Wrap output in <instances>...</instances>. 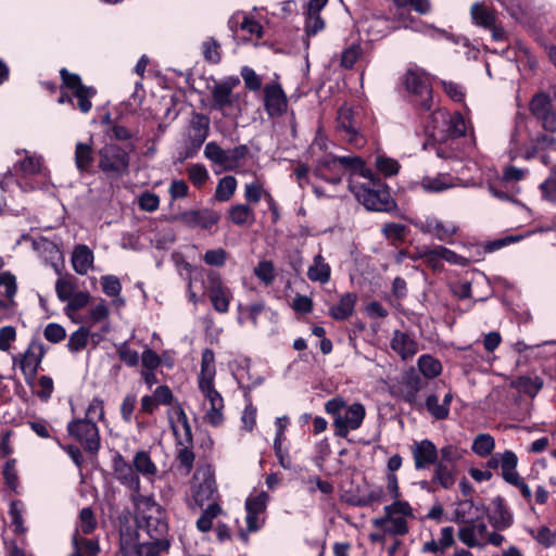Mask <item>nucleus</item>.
Listing matches in <instances>:
<instances>
[{"mask_svg":"<svg viewBox=\"0 0 556 556\" xmlns=\"http://www.w3.org/2000/svg\"><path fill=\"white\" fill-rule=\"evenodd\" d=\"M136 506V523L140 532H144L151 542L129 543L122 541L123 556H139L156 553L168 546L166 534L168 526L165 513L152 496L138 495L134 497Z\"/></svg>","mask_w":556,"mask_h":556,"instance_id":"1","label":"nucleus"},{"mask_svg":"<svg viewBox=\"0 0 556 556\" xmlns=\"http://www.w3.org/2000/svg\"><path fill=\"white\" fill-rule=\"evenodd\" d=\"M216 376L215 355L211 349H205L201 356V369L198 375V388L204 399V419L212 426L217 427L224 420V399L215 389Z\"/></svg>","mask_w":556,"mask_h":556,"instance_id":"2","label":"nucleus"},{"mask_svg":"<svg viewBox=\"0 0 556 556\" xmlns=\"http://www.w3.org/2000/svg\"><path fill=\"white\" fill-rule=\"evenodd\" d=\"M314 173L316 177L331 185H339L345 174H349V179L371 175L363 159L355 155H327L317 162Z\"/></svg>","mask_w":556,"mask_h":556,"instance_id":"3","label":"nucleus"},{"mask_svg":"<svg viewBox=\"0 0 556 556\" xmlns=\"http://www.w3.org/2000/svg\"><path fill=\"white\" fill-rule=\"evenodd\" d=\"M325 412L332 417L334 434L346 438L351 431H355L363 425L366 408L359 402L349 404L338 395L325 403Z\"/></svg>","mask_w":556,"mask_h":556,"instance_id":"4","label":"nucleus"},{"mask_svg":"<svg viewBox=\"0 0 556 556\" xmlns=\"http://www.w3.org/2000/svg\"><path fill=\"white\" fill-rule=\"evenodd\" d=\"M349 189L367 210L389 211L393 202L389 191L383 188L379 178L371 172L370 176L359 175L349 179Z\"/></svg>","mask_w":556,"mask_h":556,"instance_id":"5","label":"nucleus"},{"mask_svg":"<svg viewBox=\"0 0 556 556\" xmlns=\"http://www.w3.org/2000/svg\"><path fill=\"white\" fill-rule=\"evenodd\" d=\"M393 7L391 10L392 16L403 28L430 35L437 31V28L415 18L410 14V11L419 15L430 14L432 11L430 0H393Z\"/></svg>","mask_w":556,"mask_h":556,"instance_id":"6","label":"nucleus"},{"mask_svg":"<svg viewBox=\"0 0 556 556\" xmlns=\"http://www.w3.org/2000/svg\"><path fill=\"white\" fill-rule=\"evenodd\" d=\"M62 78V91L59 98V103H73V99H77V108L83 113H88L91 108V99L96 96L97 91L93 87L85 86L78 75L70 73L67 70L60 71Z\"/></svg>","mask_w":556,"mask_h":556,"instance_id":"7","label":"nucleus"},{"mask_svg":"<svg viewBox=\"0 0 556 556\" xmlns=\"http://www.w3.org/2000/svg\"><path fill=\"white\" fill-rule=\"evenodd\" d=\"M249 154V148L245 144L237 146L232 149H223L215 141L207 142L204 148V156L211 161L220 170L231 172L242 166Z\"/></svg>","mask_w":556,"mask_h":556,"instance_id":"8","label":"nucleus"},{"mask_svg":"<svg viewBox=\"0 0 556 556\" xmlns=\"http://www.w3.org/2000/svg\"><path fill=\"white\" fill-rule=\"evenodd\" d=\"M431 118L434 125L430 135L434 139L457 138L466 134L467 123L460 113L450 115L447 111L438 109L432 113Z\"/></svg>","mask_w":556,"mask_h":556,"instance_id":"9","label":"nucleus"},{"mask_svg":"<svg viewBox=\"0 0 556 556\" xmlns=\"http://www.w3.org/2000/svg\"><path fill=\"white\" fill-rule=\"evenodd\" d=\"M45 354L43 344L33 340L23 353L12 356L13 367H20L28 386H33Z\"/></svg>","mask_w":556,"mask_h":556,"instance_id":"10","label":"nucleus"},{"mask_svg":"<svg viewBox=\"0 0 556 556\" xmlns=\"http://www.w3.org/2000/svg\"><path fill=\"white\" fill-rule=\"evenodd\" d=\"M129 166L128 153L117 144H105L99 151V168L108 176L117 177Z\"/></svg>","mask_w":556,"mask_h":556,"instance_id":"11","label":"nucleus"},{"mask_svg":"<svg viewBox=\"0 0 556 556\" xmlns=\"http://www.w3.org/2000/svg\"><path fill=\"white\" fill-rule=\"evenodd\" d=\"M67 432L87 452L97 453L100 448V433L96 422L80 417L74 418L67 424Z\"/></svg>","mask_w":556,"mask_h":556,"instance_id":"12","label":"nucleus"},{"mask_svg":"<svg viewBox=\"0 0 556 556\" xmlns=\"http://www.w3.org/2000/svg\"><path fill=\"white\" fill-rule=\"evenodd\" d=\"M412 224L422 233L431 235L437 240L445 243H453L454 236L458 232L459 227L455 222H444L434 215H428L418 218Z\"/></svg>","mask_w":556,"mask_h":556,"instance_id":"13","label":"nucleus"},{"mask_svg":"<svg viewBox=\"0 0 556 556\" xmlns=\"http://www.w3.org/2000/svg\"><path fill=\"white\" fill-rule=\"evenodd\" d=\"M216 482L212 469L200 467L193 475V483L191 486V496L198 507H203L205 503L215 502Z\"/></svg>","mask_w":556,"mask_h":556,"instance_id":"14","label":"nucleus"},{"mask_svg":"<svg viewBox=\"0 0 556 556\" xmlns=\"http://www.w3.org/2000/svg\"><path fill=\"white\" fill-rule=\"evenodd\" d=\"M406 90L419 99V105L426 110L432 106V88L429 77L419 70H408L404 76Z\"/></svg>","mask_w":556,"mask_h":556,"instance_id":"15","label":"nucleus"},{"mask_svg":"<svg viewBox=\"0 0 556 556\" xmlns=\"http://www.w3.org/2000/svg\"><path fill=\"white\" fill-rule=\"evenodd\" d=\"M337 121L338 130L348 143L357 149L365 146L366 139L358 130V123L352 108L342 105L338 111Z\"/></svg>","mask_w":556,"mask_h":556,"instance_id":"16","label":"nucleus"},{"mask_svg":"<svg viewBox=\"0 0 556 556\" xmlns=\"http://www.w3.org/2000/svg\"><path fill=\"white\" fill-rule=\"evenodd\" d=\"M269 495L265 491L250 494L245 501V522L248 532L258 531L265 523V513Z\"/></svg>","mask_w":556,"mask_h":556,"instance_id":"17","label":"nucleus"},{"mask_svg":"<svg viewBox=\"0 0 556 556\" xmlns=\"http://www.w3.org/2000/svg\"><path fill=\"white\" fill-rule=\"evenodd\" d=\"M206 289L214 309L222 314L227 313L232 300V292L224 285L219 274L216 271L207 274Z\"/></svg>","mask_w":556,"mask_h":556,"instance_id":"18","label":"nucleus"},{"mask_svg":"<svg viewBox=\"0 0 556 556\" xmlns=\"http://www.w3.org/2000/svg\"><path fill=\"white\" fill-rule=\"evenodd\" d=\"M113 472L116 480L132 492V501L135 496L142 495L140 493V477L136 472L134 465L128 463L118 453L113 458Z\"/></svg>","mask_w":556,"mask_h":556,"instance_id":"19","label":"nucleus"},{"mask_svg":"<svg viewBox=\"0 0 556 556\" xmlns=\"http://www.w3.org/2000/svg\"><path fill=\"white\" fill-rule=\"evenodd\" d=\"M486 532V523L483 520L476 519L462 523L457 536L459 541L469 548H484Z\"/></svg>","mask_w":556,"mask_h":556,"instance_id":"20","label":"nucleus"},{"mask_svg":"<svg viewBox=\"0 0 556 556\" xmlns=\"http://www.w3.org/2000/svg\"><path fill=\"white\" fill-rule=\"evenodd\" d=\"M230 30L239 36L242 33L244 40H258L263 36V26L254 17L243 13H235L228 21Z\"/></svg>","mask_w":556,"mask_h":556,"instance_id":"21","label":"nucleus"},{"mask_svg":"<svg viewBox=\"0 0 556 556\" xmlns=\"http://www.w3.org/2000/svg\"><path fill=\"white\" fill-rule=\"evenodd\" d=\"M409 450L416 470L428 469L430 466H433L438 463L439 450L429 439L414 441L409 446Z\"/></svg>","mask_w":556,"mask_h":556,"instance_id":"22","label":"nucleus"},{"mask_svg":"<svg viewBox=\"0 0 556 556\" xmlns=\"http://www.w3.org/2000/svg\"><path fill=\"white\" fill-rule=\"evenodd\" d=\"M264 105L267 114L271 117L280 116L287 112L288 100L280 84L271 83L265 85Z\"/></svg>","mask_w":556,"mask_h":556,"instance_id":"23","label":"nucleus"},{"mask_svg":"<svg viewBox=\"0 0 556 556\" xmlns=\"http://www.w3.org/2000/svg\"><path fill=\"white\" fill-rule=\"evenodd\" d=\"M169 424L179 445H188L192 442L191 426L181 406L173 407L168 413Z\"/></svg>","mask_w":556,"mask_h":556,"instance_id":"24","label":"nucleus"},{"mask_svg":"<svg viewBox=\"0 0 556 556\" xmlns=\"http://www.w3.org/2000/svg\"><path fill=\"white\" fill-rule=\"evenodd\" d=\"M175 219L191 228L210 229L218 222L219 215L210 208L190 210L175 216Z\"/></svg>","mask_w":556,"mask_h":556,"instance_id":"25","label":"nucleus"},{"mask_svg":"<svg viewBox=\"0 0 556 556\" xmlns=\"http://www.w3.org/2000/svg\"><path fill=\"white\" fill-rule=\"evenodd\" d=\"M489 521L491 526L498 531L508 529L514 523V516L503 497L496 496L492 500Z\"/></svg>","mask_w":556,"mask_h":556,"instance_id":"26","label":"nucleus"},{"mask_svg":"<svg viewBox=\"0 0 556 556\" xmlns=\"http://www.w3.org/2000/svg\"><path fill=\"white\" fill-rule=\"evenodd\" d=\"M390 346L402 359L412 358L418 352V342L415 338L401 330L393 332Z\"/></svg>","mask_w":556,"mask_h":556,"instance_id":"27","label":"nucleus"},{"mask_svg":"<svg viewBox=\"0 0 556 556\" xmlns=\"http://www.w3.org/2000/svg\"><path fill=\"white\" fill-rule=\"evenodd\" d=\"M375 528L380 529L384 534L392 536H402L408 532L407 520L403 516H392L384 514L383 517L372 520Z\"/></svg>","mask_w":556,"mask_h":556,"instance_id":"28","label":"nucleus"},{"mask_svg":"<svg viewBox=\"0 0 556 556\" xmlns=\"http://www.w3.org/2000/svg\"><path fill=\"white\" fill-rule=\"evenodd\" d=\"M90 341L93 343V346H96L100 341V337L96 333H91L89 327L80 326L70 334L66 348L71 354L75 355L83 352Z\"/></svg>","mask_w":556,"mask_h":556,"instance_id":"29","label":"nucleus"},{"mask_svg":"<svg viewBox=\"0 0 556 556\" xmlns=\"http://www.w3.org/2000/svg\"><path fill=\"white\" fill-rule=\"evenodd\" d=\"M456 478L457 469L453 466L444 465L439 462L433 465L431 476V485L433 486V491L437 488L451 490L456 483Z\"/></svg>","mask_w":556,"mask_h":556,"instance_id":"30","label":"nucleus"},{"mask_svg":"<svg viewBox=\"0 0 556 556\" xmlns=\"http://www.w3.org/2000/svg\"><path fill=\"white\" fill-rule=\"evenodd\" d=\"M94 254L86 244H77L71 256L72 267L78 275H86L93 268Z\"/></svg>","mask_w":556,"mask_h":556,"instance_id":"31","label":"nucleus"},{"mask_svg":"<svg viewBox=\"0 0 556 556\" xmlns=\"http://www.w3.org/2000/svg\"><path fill=\"white\" fill-rule=\"evenodd\" d=\"M13 169L22 178H29L41 174L45 170V166L40 155L29 154L25 151L24 157L14 164Z\"/></svg>","mask_w":556,"mask_h":556,"instance_id":"32","label":"nucleus"},{"mask_svg":"<svg viewBox=\"0 0 556 556\" xmlns=\"http://www.w3.org/2000/svg\"><path fill=\"white\" fill-rule=\"evenodd\" d=\"M356 302L357 295L354 292L343 293L337 304L329 306L328 314L334 320H345L353 315Z\"/></svg>","mask_w":556,"mask_h":556,"instance_id":"33","label":"nucleus"},{"mask_svg":"<svg viewBox=\"0 0 556 556\" xmlns=\"http://www.w3.org/2000/svg\"><path fill=\"white\" fill-rule=\"evenodd\" d=\"M212 98L214 108L227 114V110L232 108L237 97L232 93V87L229 83L215 84L212 88Z\"/></svg>","mask_w":556,"mask_h":556,"instance_id":"34","label":"nucleus"},{"mask_svg":"<svg viewBox=\"0 0 556 556\" xmlns=\"http://www.w3.org/2000/svg\"><path fill=\"white\" fill-rule=\"evenodd\" d=\"M17 292L16 278L10 271L0 273V308L8 309L14 304V296Z\"/></svg>","mask_w":556,"mask_h":556,"instance_id":"35","label":"nucleus"},{"mask_svg":"<svg viewBox=\"0 0 556 556\" xmlns=\"http://www.w3.org/2000/svg\"><path fill=\"white\" fill-rule=\"evenodd\" d=\"M210 118L204 114H194L190 122V140L193 147L200 148L208 136Z\"/></svg>","mask_w":556,"mask_h":556,"instance_id":"36","label":"nucleus"},{"mask_svg":"<svg viewBox=\"0 0 556 556\" xmlns=\"http://www.w3.org/2000/svg\"><path fill=\"white\" fill-rule=\"evenodd\" d=\"M132 465L138 475L153 482L157 473V467L152 462L150 454L146 451H138L132 458Z\"/></svg>","mask_w":556,"mask_h":556,"instance_id":"37","label":"nucleus"},{"mask_svg":"<svg viewBox=\"0 0 556 556\" xmlns=\"http://www.w3.org/2000/svg\"><path fill=\"white\" fill-rule=\"evenodd\" d=\"M330 273L329 264L318 254L314 257L313 264L307 269V277L311 281L324 285L329 281Z\"/></svg>","mask_w":556,"mask_h":556,"instance_id":"38","label":"nucleus"},{"mask_svg":"<svg viewBox=\"0 0 556 556\" xmlns=\"http://www.w3.org/2000/svg\"><path fill=\"white\" fill-rule=\"evenodd\" d=\"M511 387L529 396H535L543 387L539 376H520L511 381Z\"/></svg>","mask_w":556,"mask_h":556,"instance_id":"39","label":"nucleus"},{"mask_svg":"<svg viewBox=\"0 0 556 556\" xmlns=\"http://www.w3.org/2000/svg\"><path fill=\"white\" fill-rule=\"evenodd\" d=\"M420 187L426 192H442L454 186L452 178L448 175L438 174L437 176H426L420 182Z\"/></svg>","mask_w":556,"mask_h":556,"instance_id":"40","label":"nucleus"},{"mask_svg":"<svg viewBox=\"0 0 556 556\" xmlns=\"http://www.w3.org/2000/svg\"><path fill=\"white\" fill-rule=\"evenodd\" d=\"M228 217L237 226H250L255 220L254 211L247 204L232 205L228 211Z\"/></svg>","mask_w":556,"mask_h":556,"instance_id":"41","label":"nucleus"},{"mask_svg":"<svg viewBox=\"0 0 556 556\" xmlns=\"http://www.w3.org/2000/svg\"><path fill=\"white\" fill-rule=\"evenodd\" d=\"M481 510L471 500H465L457 504L455 509V522L465 523L470 520L479 519Z\"/></svg>","mask_w":556,"mask_h":556,"instance_id":"42","label":"nucleus"},{"mask_svg":"<svg viewBox=\"0 0 556 556\" xmlns=\"http://www.w3.org/2000/svg\"><path fill=\"white\" fill-rule=\"evenodd\" d=\"M466 450L458 444L447 443L439 450L440 459L438 458V462L456 468L457 463L464 458Z\"/></svg>","mask_w":556,"mask_h":556,"instance_id":"43","label":"nucleus"},{"mask_svg":"<svg viewBox=\"0 0 556 556\" xmlns=\"http://www.w3.org/2000/svg\"><path fill=\"white\" fill-rule=\"evenodd\" d=\"M238 187V181L233 176H225L218 180L215 190V198L220 202L229 201Z\"/></svg>","mask_w":556,"mask_h":556,"instance_id":"44","label":"nucleus"},{"mask_svg":"<svg viewBox=\"0 0 556 556\" xmlns=\"http://www.w3.org/2000/svg\"><path fill=\"white\" fill-rule=\"evenodd\" d=\"M102 291L111 298H114V303L124 305V300L119 298L122 285L119 279L114 275H105L100 279Z\"/></svg>","mask_w":556,"mask_h":556,"instance_id":"45","label":"nucleus"},{"mask_svg":"<svg viewBox=\"0 0 556 556\" xmlns=\"http://www.w3.org/2000/svg\"><path fill=\"white\" fill-rule=\"evenodd\" d=\"M531 139L532 138L530 137L527 119L522 116H517L516 123H515V129L511 134V139H510L511 143H514L516 149H519V148L526 146L527 142Z\"/></svg>","mask_w":556,"mask_h":556,"instance_id":"46","label":"nucleus"},{"mask_svg":"<svg viewBox=\"0 0 556 556\" xmlns=\"http://www.w3.org/2000/svg\"><path fill=\"white\" fill-rule=\"evenodd\" d=\"M222 514V508L216 502L207 505L206 509L197 520V528L201 532H207L212 529L213 520Z\"/></svg>","mask_w":556,"mask_h":556,"instance_id":"47","label":"nucleus"},{"mask_svg":"<svg viewBox=\"0 0 556 556\" xmlns=\"http://www.w3.org/2000/svg\"><path fill=\"white\" fill-rule=\"evenodd\" d=\"M255 277L265 286H270L276 279V269L274 263L268 260H262L254 267Z\"/></svg>","mask_w":556,"mask_h":556,"instance_id":"48","label":"nucleus"},{"mask_svg":"<svg viewBox=\"0 0 556 556\" xmlns=\"http://www.w3.org/2000/svg\"><path fill=\"white\" fill-rule=\"evenodd\" d=\"M76 291V279L73 276L61 277L55 282V293L62 302H67Z\"/></svg>","mask_w":556,"mask_h":556,"instance_id":"49","label":"nucleus"},{"mask_svg":"<svg viewBox=\"0 0 556 556\" xmlns=\"http://www.w3.org/2000/svg\"><path fill=\"white\" fill-rule=\"evenodd\" d=\"M93 160L92 148L88 143L77 142L75 149V165L79 172H86Z\"/></svg>","mask_w":556,"mask_h":556,"instance_id":"50","label":"nucleus"},{"mask_svg":"<svg viewBox=\"0 0 556 556\" xmlns=\"http://www.w3.org/2000/svg\"><path fill=\"white\" fill-rule=\"evenodd\" d=\"M552 110V100L546 93L535 94L530 102V111L538 119L542 118Z\"/></svg>","mask_w":556,"mask_h":556,"instance_id":"51","label":"nucleus"},{"mask_svg":"<svg viewBox=\"0 0 556 556\" xmlns=\"http://www.w3.org/2000/svg\"><path fill=\"white\" fill-rule=\"evenodd\" d=\"M495 447V442L492 435L481 433L477 435L472 442L471 450L475 454L485 457L492 454Z\"/></svg>","mask_w":556,"mask_h":556,"instance_id":"52","label":"nucleus"},{"mask_svg":"<svg viewBox=\"0 0 556 556\" xmlns=\"http://www.w3.org/2000/svg\"><path fill=\"white\" fill-rule=\"evenodd\" d=\"M419 371L427 378H434L441 374V363L431 355H421L418 358Z\"/></svg>","mask_w":556,"mask_h":556,"instance_id":"53","label":"nucleus"},{"mask_svg":"<svg viewBox=\"0 0 556 556\" xmlns=\"http://www.w3.org/2000/svg\"><path fill=\"white\" fill-rule=\"evenodd\" d=\"M110 315L109 307L104 300H100L99 303L94 304L88 311L85 323L93 326L102 321H106Z\"/></svg>","mask_w":556,"mask_h":556,"instance_id":"54","label":"nucleus"},{"mask_svg":"<svg viewBox=\"0 0 556 556\" xmlns=\"http://www.w3.org/2000/svg\"><path fill=\"white\" fill-rule=\"evenodd\" d=\"M470 12L472 20L477 25L489 27L492 26L493 23L495 22V16L493 12L485 9L480 3L472 4Z\"/></svg>","mask_w":556,"mask_h":556,"instance_id":"55","label":"nucleus"},{"mask_svg":"<svg viewBox=\"0 0 556 556\" xmlns=\"http://www.w3.org/2000/svg\"><path fill=\"white\" fill-rule=\"evenodd\" d=\"M266 193H269L260 179L247 184L244 187V198L247 202L256 204L262 198L266 199Z\"/></svg>","mask_w":556,"mask_h":556,"instance_id":"56","label":"nucleus"},{"mask_svg":"<svg viewBox=\"0 0 556 556\" xmlns=\"http://www.w3.org/2000/svg\"><path fill=\"white\" fill-rule=\"evenodd\" d=\"M542 199L552 205L556 206V173L553 172L549 176L540 184Z\"/></svg>","mask_w":556,"mask_h":556,"instance_id":"57","label":"nucleus"},{"mask_svg":"<svg viewBox=\"0 0 556 556\" xmlns=\"http://www.w3.org/2000/svg\"><path fill=\"white\" fill-rule=\"evenodd\" d=\"M97 528V520L91 508L86 507L80 510L79 526L76 533L90 534Z\"/></svg>","mask_w":556,"mask_h":556,"instance_id":"58","label":"nucleus"},{"mask_svg":"<svg viewBox=\"0 0 556 556\" xmlns=\"http://www.w3.org/2000/svg\"><path fill=\"white\" fill-rule=\"evenodd\" d=\"M30 387L33 388L34 393L43 402H47L51 397L54 389L53 380L48 376H41L38 379V382L35 384L34 381Z\"/></svg>","mask_w":556,"mask_h":556,"instance_id":"59","label":"nucleus"},{"mask_svg":"<svg viewBox=\"0 0 556 556\" xmlns=\"http://www.w3.org/2000/svg\"><path fill=\"white\" fill-rule=\"evenodd\" d=\"M90 300V294L86 291H76L67 301L66 314L73 318V314L84 308Z\"/></svg>","mask_w":556,"mask_h":556,"instance_id":"60","label":"nucleus"},{"mask_svg":"<svg viewBox=\"0 0 556 556\" xmlns=\"http://www.w3.org/2000/svg\"><path fill=\"white\" fill-rule=\"evenodd\" d=\"M83 419H89L93 422H97L98 420H103L104 419V402L102 399L100 397H93L86 410H85V416L81 417Z\"/></svg>","mask_w":556,"mask_h":556,"instance_id":"61","label":"nucleus"},{"mask_svg":"<svg viewBox=\"0 0 556 556\" xmlns=\"http://www.w3.org/2000/svg\"><path fill=\"white\" fill-rule=\"evenodd\" d=\"M426 407L429 413L435 419H445L448 416L450 408L446 405H443L439 402V397L437 395H429L426 400Z\"/></svg>","mask_w":556,"mask_h":556,"instance_id":"62","label":"nucleus"},{"mask_svg":"<svg viewBox=\"0 0 556 556\" xmlns=\"http://www.w3.org/2000/svg\"><path fill=\"white\" fill-rule=\"evenodd\" d=\"M117 355L122 362L129 367H135L139 363V354L132 350L128 342H123L116 348Z\"/></svg>","mask_w":556,"mask_h":556,"instance_id":"63","label":"nucleus"},{"mask_svg":"<svg viewBox=\"0 0 556 556\" xmlns=\"http://www.w3.org/2000/svg\"><path fill=\"white\" fill-rule=\"evenodd\" d=\"M188 177L197 188H201L208 179L206 167L202 164H193L188 168Z\"/></svg>","mask_w":556,"mask_h":556,"instance_id":"64","label":"nucleus"}]
</instances>
